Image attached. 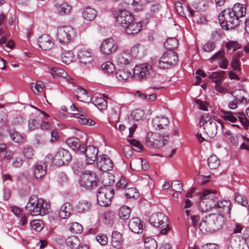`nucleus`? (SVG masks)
<instances>
[{
  "mask_svg": "<svg viewBox=\"0 0 249 249\" xmlns=\"http://www.w3.org/2000/svg\"><path fill=\"white\" fill-rule=\"evenodd\" d=\"M44 204L43 199L38 198L36 196H32L26 205L25 209L32 215H44L48 211L47 204L45 203V207Z\"/></svg>",
  "mask_w": 249,
  "mask_h": 249,
  "instance_id": "nucleus-1",
  "label": "nucleus"
},
{
  "mask_svg": "<svg viewBox=\"0 0 249 249\" xmlns=\"http://www.w3.org/2000/svg\"><path fill=\"white\" fill-rule=\"evenodd\" d=\"M150 224L153 227L160 229V233L166 234L170 230L167 223L168 218L162 213H157L152 214L149 219Z\"/></svg>",
  "mask_w": 249,
  "mask_h": 249,
  "instance_id": "nucleus-2",
  "label": "nucleus"
},
{
  "mask_svg": "<svg viewBox=\"0 0 249 249\" xmlns=\"http://www.w3.org/2000/svg\"><path fill=\"white\" fill-rule=\"evenodd\" d=\"M99 179L96 174L91 171L87 170L81 175L79 183L81 186L87 190L96 188L99 183Z\"/></svg>",
  "mask_w": 249,
  "mask_h": 249,
  "instance_id": "nucleus-3",
  "label": "nucleus"
},
{
  "mask_svg": "<svg viewBox=\"0 0 249 249\" xmlns=\"http://www.w3.org/2000/svg\"><path fill=\"white\" fill-rule=\"evenodd\" d=\"M169 133L160 132L154 133L150 138L146 139V144L150 147L160 148L168 143Z\"/></svg>",
  "mask_w": 249,
  "mask_h": 249,
  "instance_id": "nucleus-4",
  "label": "nucleus"
},
{
  "mask_svg": "<svg viewBox=\"0 0 249 249\" xmlns=\"http://www.w3.org/2000/svg\"><path fill=\"white\" fill-rule=\"evenodd\" d=\"M219 23L223 29H233L239 24V20L233 16L230 9L225 10L220 13L218 17Z\"/></svg>",
  "mask_w": 249,
  "mask_h": 249,
  "instance_id": "nucleus-5",
  "label": "nucleus"
},
{
  "mask_svg": "<svg viewBox=\"0 0 249 249\" xmlns=\"http://www.w3.org/2000/svg\"><path fill=\"white\" fill-rule=\"evenodd\" d=\"M114 189L110 185H105L100 187L97 191L98 204L102 207L108 206L114 196Z\"/></svg>",
  "mask_w": 249,
  "mask_h": 249,
  "instance_id": "nucleus-6",
  "label": "nucleus"
},
{
  "mask_svg": "<svg viewBox=\"0 0 249 249\" xmlns=\"http://www.w3.org/2000/svg\"><path fill=\"white\" fill-rule=\"evenodd\" d=\"M76 36L75 32L70 26L59 27L57 29L56 39L61 44H68L72 41Z\"/></svg>",
  "mask_w": 249,
  "mask_h": 249,
  "instance_id": "nucleus-7",
  "label": "nucleus"
},
{
  "mask_svg": "<svg viewBox=\"0 0 249 249\" xmlns=\"http://www.w3.org/2000/svg\"><path fill=\"white\" fill-rule=\"evenodd\" d=\"M178 61L177 53L174 51L164 53L160 57L158 67L160 69H167L175 66Z\"/></svg>",
  "mask_w": 249,
  "mask_h": 249,
  "instance_id": "nucleus-8",
  "label": "nucleus"
},
{
  "mask_svg": "<svg viewBox=\"0 0 249 249\" xmlns=\"http://www.w3.org/2000/svg\"><path fill=\"white\" fill-rule=\"evenodd\" d=\"M200 125L203 126L205 132L210 137L213 138L217 134V125L215 122L207 114L201 116Z\"/></svg>",
  "mask_w": 249,
  "mask_h": 249,
  "instance_id": "nucleus-9",
  "label": "nucleus"
},
{
  "mask_svg": "<svg viewBox=\"0 0 249 249\" xmlns=\"http://www.w3.org/2000/svg\"><path fill=\"white\" fill-rule=\"evenodd\" d=\"M71 160V156L68 150L60 148L53 158L54 164L57 166L67 165Z\"/></svg>",
  "mask_w": 249,
  "mask_h": 249,
  "instance_id": "nucleus-10",
  "label": "nucleus"
},
{
  "mask_svg": "<svg viewBox=\"0 0 249 249\" xmlns=\"http://www.w3.org/2000/svg\"><path fill=\"white\" fill-rule=\"evenodd\" d=\"M133 15L129 11L125 10H120L116 18V22L118 25H119L124 29L128 25L134 20Z\"/></svg>",
  "mask_w": 249,
  "mask_h": 249,
  "instance_id": "nucleus-11",
  "label": "nucleus"
},
{
  "mask_svg": "<svg viewBox=\"0 0 249 249\" xmlns=\"http://www.w3.org/2000/svg\"><path fill=\"white\" fill-rule=\"evenodd\" d=\"M98 149L93 145L86 147L83 146L80 153L83 154L85 157L86 163L88 164L93 163L98 158Z\"/></svg>",
  "mask_w": 249,
  "mask_h": 249,
  "instance_id": "nucleus-12",
  "label": "nucleus"
},
{
  "mask_svg": "<svg viewBox=\"0 0 249 249\" xmlns=\"http://www.w3.org/2000/svg\"><path fill=\"white\" fill-rule=\"evenodd\" d=\"M118 46L115 41L111 38L105 39L100 45V51L105 55H110L117 50Z\"/></svg>",
  "mask_w": 249,
  "mask_h": 249,
  "instance_id": "nucleus-13",
  "label": "nucleus"
},
{
  "mask_svg": "<svg viewBox=\"0 0 249 249\" xmlns=\"http://www.w3.org/2000/svg\"><path fill=\"white\" fill-rule=\"evenodd\" d=\"M169 124L168 118L164 116H157L152 120L153 127L160 132L170 133Z\"/></svg>",
  "mask_w": 249,
  "mask_h": 249,
  "instance_id": "nucleus-14",
  "label": "nucleus"
},
{
  "mask_svg": "<svg viewBox=\"0 0 249 249\" xmlns=\"http://www.w3.org/2000/svg\"><path fill=\"white\" fill-rule=\"evenodd\" d=\"M143 116V112L140 109H136L132 112L130 118H129V120L130 121V124H131L132 121H133V124L131 126L129 127V137H133L134 133L137 127V124L135 122L139 123L142 120Z\"/></svg>",
  "mask_w": 249,
  "mask_h": 249,
  "instance_id": "nucleus-15",
  "label": "nucleus"
},
{
  "mask_svg": "<svg viewBox=\"0 0 249 249\" xmlns=\"http://www.w3.org/2000/svg\"><path fill=\"white\" fill-rule=\"evenodd\" d=\"M97 166L101 171L107 172L112 169L113 163L107 156L102 155L97 159Z\"/></svg>",
  "mask_w": 249,
  "mask_h": 249,
  "instance_id": "nucleus-16",
  "label": "nucleus"
},
{
  "mask_svg": "<svg viewBox=\"0 0 249 249\" xmlns=\"http://www.w3.org/2000/svg\"><path fill=\"white\" fill-rule=\"evenodd\" d=\"M216 214L211 213L208 216H206L203 218L199 223V228L201 231H214V226L215 225L214 218H216Z\"/></svg>",
  "mask_w": 249,
  "mask_h": 249,
  "instance_id": "nucleus-17",
  "label": "nucleus"
},
{
  "mask_svg": "<svg viewBox=\"0 0 249 249\" xmlns=\"http://www.w3.org/2000/svg\"><path fill=\"white\" fill-rule=\"evenodd\" d=\"M151 69L150 65L146 64L136 66L133 70V77L138 80L143 79L149 74Z\"/></svg>",
  "mask_w": 249,
  "mask_h": 249,
  "instance_id": "nucleus-18",
  "label": "nucleus"
},
{
  "mask_svg": "<svg viewBox=\"0 0 249 249\" xmlns=\"http://www.w3.org/2000/svg\"><path fill=\"white\" fill-rule=\"evenodd\" d=\"M78 113L72 114V116L79 119L78 122L80 124L92 125L94 122L91 119L87 118V113L86 109H83L81 107L78 108L77 110Z\"/></svg>",
  "mask_w": 249,
  "mask_h": 249,
  "instance_id": "nucleus-19",
  "label": "nucleus"
},
{
  "mask_svg": "<svg viewBox=\"0 0 249 249\" xmlns=\"http://www.w3.org/2000/svg\"><path fill=\"white\" fill-rule=\"evenodd\" d=\"M39 47L43 50L51 49L53 45V39L48 35H43L38 39Z\"/></svg>",
  "mask_w": 249,
  "mask_h": 249,
  "instance_id": "nucleus-20",
  "label": "nucleus"
},
{
  "mask_svg": "<svg viewBox=\"0 0 249 249\" xmlns=\"http://www.w3.org/2000/svg\"><path fill=\"white\" fill-rule=\"evenodd\" d=\"M219 195L216 190L205 189L201 191L199 194V199H205L211 202H213Z\"/></svg>",
  "mask_w": 249,
  "mask_h": 249,
  "instance_id": "nucleus-21",
  "label": "nucleus"
},
{
  "mask_svg": "<svg viewBox=\"0 0 249 249\" xmlns=\"http://www.w3.org/2000/svg\"><path fill=\"white\" fill-rule=\"evenodd\" d=\"M213 208L219 213L224 214L230 213L231 210V202L229 200H223L218 201L213 205Z\"/></svg>",
  "mask_w": 249,
  "mask_h": 249,
  "instance_id": "nucleus-22",
  "label": "nucleus"
},
{
  "mask_svg": "<svg viewBox=\"0 0 249 249\" xmlns=\"http://www.w3.org/2000/svg\"><path fill=\"white\" fill-rule=\"evenodd\" d=\"M128 227L132 232L140 233L142 231L143 224L140 219L138 217H134L129 220Z\"/></svg>",
  "mask_w": 249,
  "mask_h": 249,
  "instance_id": "nucleus-23",
  "label": "nucleus"
},
{
  "mask_svg": "<svg viewBox=\"0 0 249 249\" xmlns=\"http://www.w3.org/2000/svg\"><path fill=\"white\" fill-rule=\"evenodd\" d=\"M230 11L236 19L239 20L240 18L246 15V9L244 4L237 3L234 5L231 9H230Z\"/></svg>",
  "mask_w": 249,
  "mask_h": 249,
  "instance_id": "nucleus-24",
  "label": "nucleus"
},
{
  "mask_svg": "<svg viewBox=\"0 0 249 249\" xmlns=\"http://www.w3.org/2000/svg\"><path fill=\"white\" fill-rule=\"evenodd\" d=\"M77 57L80 63L86 65L92 61L93 55L91 52L82 50L78 51Z\"/></svg>",
  "mask_w": 249,
  "mask_h": 249,
  "instance_id": "nucleus-25",
  "label": "nucleus"
},
{
  "mask_svg": "<svg viewBox=\"0 0 249 249\" xmlns=\"http://www.w3.org/2000/svg\"><path fill=\"white\" fill-rule=\"evenodd\" d=\"M50 72L53 78L57 76L66 79V81L70 83L72 80L69 77L66 71L63 69L58 68H52L50 69Z\"/></svg>",
  "mask_w": 249,
  "mask_h": 249,
  "instance_id": "nucleus-26",
  "label": "nucleus"
},
{
  "mask_svg": "<svg viewBox=\"0 0 249 249\" xmlns=\"http://www.w3.org/2000/svg\"><path fill=\"white\" fill-rule=\"evenodd\" d=\"M66 142L73 150L79 152L80 153L83 146H84V144H81L80 141L78 138L75 137L68 139Z\"/></svg>",
  "mask_w": 249,
  "mask_h": 249,
  "instance_id": "nucleus-27",
  "label": "nucleus"
},
{
  "mask_svg": "<svg viewBox=\"0 0 249 249\" xmlns=\"http://www.w3.org/2000/svg\"><path fill=\"white\" fill-rule=\"evenodd\" d=\"M91 207V203L86 200L79 201L75 205V210L78 213H85L89 211Z\"/></svg>",
  "mask_w": 249,
  "mask_h": 249,
  "instance_id": "nucleus-28",
  "label": "nucleus"
},
{
  "mask_svg": "<svg viewBox=\"0 0 249 249\" xmlns=\"http://www.w3.org/2000/svg\"><path fill=\"white\" fill-rule=\"evenodd\" d=\"M142 28V24L140 22H135L134 20L128 25L124 30L126 33L133 35L138 33Z\"/></svg>",
  "mask_w": 249,
  "mask_h": 249,
  "instance_id": "nucleus-29",
  "label": "nucleus"
},
{
  "mask_svg": "<svg viewBox=\"0 0 249 249\" xmlns=\"http://www.w3.org/2000/svg\"><path fill=\"white\" fill-rule=\"evenodd\" d=\"M111 245L113 247L117 249H120L122 248L123 238L122 234L120 232L116 231L112 232Z\"/></svg>",
  "mask_w": 249,
  "mask_h": 249,
  "instance_id": "nucleus-30",
  "label": "nucleus"
},
{
  "mask_svg": "<svg viewBox=\"0 0 249 249\" xmlns=\"http://www.w3.org/2000/svg\"><path fill=\"white\" fill-rule=\"evenodd\" d=\"M33 168L34 176L36 178H40L46 174V167L43 166L41 162L36 163Z\"/></svg>",
  "mask_w": 249,
  "mask_h": 249,
  "instance_id": "nucleus-31",
  "label": "nucleus"
},
{
  "mask_svg": "<svg viewBox=\"0 0 249 249\" xmlns=\"http://www.w3.org/2000/svg\"><path fill=\"white\" fill-rule=\"evenodd\" d=\"M72 211V206L69 203H66L62 205L59 211V216L62 219H65L69 217Z\"/></svg>",
  "mask_w": 249,
  "mask_h": 249,
  "instance_id": "nucleus-32",
  "label": "nucleus"
},
{
  "mask_svg": "<svg viewBox=\"0 0 249 249\" xmlns=\"http://www.w3.org/2000/svg\"><path fill=\"white\" fill-rule=\"evenodd\" d=\"M132 61L131 55L126 53H122L118 54L116 62L119 65H126L130 64Z\"/></svg>",
  "mask_w": 249,
  "mask_h": 249,
  "instance_id": "nucleus-33",
  "label": "nucleus"
},
{
  "mask_svg": "<svg viewBox=\"0 0 249 249\" xmlns=\"http://www.w3.org/2000/svg\"><path fill=\"white\" fill-rule=\"evenodd\" d=\"M97 16L96 10L89 7L84 8L83 12V17L87 20L92 21Z\"/></svg>",
  "mask_w": 249,
  "mask_h": 249,
  "instance_id": "nucleus-34",
  "label": "nucleus"
},
{
  "mask_svg": "<svg viewBox=\"0 0 249 249\" xmlns=\"http://www.w3.org/2000/svg\"><path fill=\"white\" fill-rule=\"evenodd\" d=\"M9 135L12 141L16 143H22L25 141L24 136L15 130H11Z\"/></svg>",
  "mask_w": 249,
  "mask_h": 249,
  "instance_id": "nucleus-35",
  "label": "nucleus"
},
{
  "mask_svg": "<svg viewBox=\"0 0 249 249\" xmlns=\"http://www.w3.org/2000/svg\"><path fill=\"white\" fill-rule=\"evenodd\" d=\"M245 91L244 90H235L231 93L234 99L241 103H246L249 101V99L245 98L244 95Z\"/></svg>",
  "mask_w": 249,
  "mask_h": 249,
  "instance_id": "nucleus-36",
  "label": "nucleus"
},
{
  "mask_svg": "<svg viewBox=\"0 0 249 249\" xmlns=\"http://www.w3.org/2000/svg\"><path fill=\"white\" fill-rule=\"evenodd\" d=\"M116 78L119 81L126 80L129 77H132V74L129 71L126 69H120L115 73Z\"/></svg>",
  "mask_w": 249,
  "mask_h": 249,
  "instance_id": "nucleus-37",
  "label": "nucleus"
},
{
  "mask_svg": "<svg viewBox=\"0 0 249 249\" xmlns=\"http://www.w3.org/2000/svg\"><path fill=\"white\" fill-rule=\"evenodd\" d=\"M67 246L71 249H76L80 245V241L75 236L69 237L66 240Z\"/></svg>",
  "mask_w": 249,
  "mask_h": 249,
  "instance_id": "nucleus-38",
  "label": "nucleus"
},
{
  "mask_svg": "<svg viewBox=\"0 0 249 249\" xmlns=\"http://www.w3.org/2000/svg\"><path fill=\"white\" fill-rule=\"evenodd\" d=\"M241 55L239 53H236L233 56L231 66L234 71L239 72L241 71V63L240 62V58Z\"/></svg>",
  "mask_w": 249,
  "mask_h": 249,
  "instance_id": "nucleus-39",
  "label": "nucleus"
},
{
  "mask_svg": "<svg viewBox=\"0 0 249 249\" xmlns=\"http://www.w3.org/2000/svg\"><path fill=\"white\" fill-rule=\"evenodd\" d=\"M178 44V40L176 38L170 37L164 42V45L166 49L172 51L177 48Z\"/></svg>",
  "mask_w": 249,
  "mask_h": 249,
  "instance_id": "nucleus-40",
  "label": "nucleus"
},
{
  "mask_svg": "<svg viewBox=\"0 0 249 249\" xmlns=\"http://www.w3.org/2000/svg\"><path fill=\"white\" fill-rule=\"evenodd\" d=\"M222 118L231 123H234L237 121L236 113L231 111H225L223 109L221 110Z\"/></svg>",
  "mask_w": 249,
  "mask_h": 249,
  "instance_id": "nucleus-41",
  "label": "nucleus"
},
{
  "mask_svg": "<svg viewBox=\"0 0 249 249\" xmlns=\"http://www.w3.org/2000/svg\"><path fill=\"white\" fill-rule=\"evenodd\" d=\"M207 162L212 170L217 168L220 165V160L215 155L210 156L207 160Z\"/></svg>",
  "mask_w": 249,
  "mask_h": 249,
  "instance_id": "nucleus-42",
  "label": "nucleus"
},
{
  "mask_svg": "<svg viewBox=\"0 0 249 249\" xmlns=\"http://www.w3.org/2000/svg\"><path fill=\"white\" fill-rule=\"evenodd\" d=\"M30 87L33 91L36 94H39V93L43 91L44 88H45L44 83L40 81L36 82V83H31Z\"/></svg>",
  "mask_w": 249,
  "mask_h": 249,
  "instance_id": "nucleus-43",
  "label": "nucleus"
},
{
  "mask_svg": "<svg viewBox=\"0 0 249 249\" xmlns=\"http://www.w3.org/2000/svg\"><path fill=\"white\" fill-rule=\"evenodd\" d=\"M131 210L129 207L124 206L122 207L119 211V215L120 217L124 220H126L130 217Z\"/></svg>",
  "mask_w": 249,
  "mask_h": 249,
  "instance_id": "nucleus-44",
  "label": "nucleus"
},
{
  "mask_svg": "<svg viewBox=\"0 0 249 249\" xmlns=\"http://www.w3.org/2000/svg\"><path fill=\"white\" fill-rule=\"evenodd\" d=\"M93 104L100 110H104L107 109V102L105 99L101 97H97L93 101Z\"/></svg>",
  "mask_w": 249,
  "mask_h": 249,
  "instance_id": "nucleus-45",
  "label": "nucleus"
},
{
  "mask_svg": "<svg viewBox=\"0 0 249 249\" xmlns=\"http://www.w3.org/2000/svg\"><path fill=\"white\" fill-rule=\"evenodd\" d=\"M73 58V54L72 52L71 51L64 52L61 54L62 61L66 64H69L71 62Z\"/></svg>",
  "mask_w": 249,
  "mask_h": 249,
  "instance_id": "nucleus-46",
  "label": "nucleus"
},
{
  "mask_svg": "<svg viewBox=\"0 0 249 249\" xmlns=\"http://www.w3.org/2000/svg\"><path fill=\"white\" fill-rule=\"evenodd\" d=\"M158 244L157 241L151 237H146L144 241V247L145 249H157Z\"/></svg>",
  "mask_w": 249,
  "mask_h": 249,
  "instance_id": "nucleus-47",
  "label": "nucleus"
},
{
  "mask_svg": "<svg viewBox=\"0 0 249 249\" xmlns=\"http://www.w3.org/2000/svg\"><path fill=\"white\" fill-rule=\"evenodd\" d=\"M35 151L30 145L25 146L22 149V153L24 157L29 160L33 159Z\"/></svg>",
  "mask_w": 249,
  "mask_h": 249,
  "instance_id": "nucleus-48",
  "label": "nucleus"
},
{
  "mask_svg": "<svg viewBox=\"0 0 249 249\" xmlns=\"http://www.w3.org/2000/svg\"><path fill=\"white\" fill-rule=\"evenodd\" d=\"M71 9V6L67 2H64L59 5L58 11L59 14L63 15L69 14Z\"/></svg>",
  "mask_w": 249,
  "mask_h": 249,
  "instance_id": "nucleus-49",
  "label": "nucleus"
},
{
  "mask_svg": "<svg viewBox=\"0 0 249 249\" xmlns=\"http://www.w3.org/2000/svg\"><path fill=\"white\" fill-rule=\"evenodd\" d=\"M216 218H214V231L220 229L224 224V219L223 216L221 214H216Z\"/></svg>",
  "mask_w": 249,
  "mask_h": 249,
  "instance_id": "nucleus-50",
  "label": "nucleus"
},
{
  "mask_svg": "<svg viewBox=\"0 0 249 249\" xmlns=\"http://www.w3.org/2000/svg\"><path fill=\"white\" fill-rule=\"evenodd\" d=\"M225 47L229 51L233 52L240 49L241 46L236 41H230L226 44Z\"/></svg>",
  "mask_w": 249,
  "mask_h": 249,
  "instance_id": "nucleus-51",
  "label": "nucleus"
},
{
  "mask_svg": "<svg viewBox=\"0 0 249 249\" xmlns=\"http://www.w3.org/2000/svg\"><path fill=\"white\" fill-rule=\"evenodd\" d=\"M199 207L202 212H206L212 207V205L209 201L205 199H200Z\"/></svg>",
  "mask_w": 249,
  "mask_h": 249,
  "instance_id": "nucleus-52",
  "label": "nucleus"
},
{
  "mask_svg": "<svg viewBox=\"0 0 249 249\" xmlns=\"http://www.w3.org/2000/svg\"><path fill=\"white\" fill-rule=\"evenodd\" d=\"M136 95L140 97L142 99L146 101H153L157 98V95L155 94H150L147 95L145 93H142L140 91H137Z\"/></svg>",
  "mask_w": 249,
  "mask_h": 249,
  "instance_id": "nucleus-53",
  "label": "nucleus"
},
{
  "mask_svg": "<svg viewBox=\"0 0 249 249\" xmlns=\"http://www.w3.org/2000/svg\"><path fill=\"white\" fill-rule=\"evenodd\" d=\"M102 68L105 73L109 74L114 72L115 67L110 62L107 61L102 65Z\"/></svg>",
  "mask_w": 249,
  "mask_h": 249,
  "instance_id": "nucleus-54",
  "label": "nucleus"
},
{
  "mask_svg": "<svg viewBox=\"0 0 249 249\" xmlns=\"http://www.w3.org/2000/svg\"><path fill=\"white\" fill-rule=\"evenodd\" d=\"M125 195L127 199L136 198L139 197V193L135 188H129L126 190Z\"/></svg>",
  "mask_w": 249,
  "mask_h": 249,
  "instance_id": "nucleus-55",
  "label": "nucleus"
},
{
  "mask_svg": "<svg viewBox=\"0 0 249 249\" xmlns=\"http://www.w3.org/2000/svg\"><path fill=\"white\" fill-rule=\"evenodd\" d=\"M216 47L215 42L209 40L207 41L203 46V50L206 53H210L213 51Z\"/></svg>",
  "mask_w": 249,
  "mask_h": 249,
  "instance_id": "nucleus-56",
  "label": "nucleus"
},
{
  "mask_svg": "<svg viewBox=\"0 0 249 249\" xmlns=\"http://www.w3.org/2000/svg\"><path fill=\"white\" fill-rule=\"evenodd\" d=\"M82 227L81 224L77 222H73L70 224V231L74 233H80L82 231Z\"/></svg>",
  "mask_w": 249,
  "mask_h": 249,
  "instance_id": "nucleus-57",
  "label": "nucleus"
},
{
  "mask_svg": "<svg viewBox=\"0 0 249 249\" xmlns=\"http://www.w3.org/2000/svg\"><path fill=\"white\" fill-rule=\"evenodd\" d=\"M30 226L33 230L36 231H40L43 228L42 223L41 221L38 220H35L31 221Z\"/></svg>",
  "mask_w": 249,
  "mask_h": 249,
  "instance_id": "nucleus-58",
  "label": "nucleus"
},
{
  "mask_svg": "<svg viewBox=\"0 0 249 249\" xmlns=\"http://www.w3.org/2000/svg\"><path fill=\"white\" fill-rule=\"evenodd\" d=\"M225 55V52L223 50H221L215 53L210 59L211 63H213L215 61L218 60L219 61Z\"/></svg>",
  "mask_w": 249,
  "mask_h": 249,
  "instance_id": "nucleus-59",
  "label": "nucleus"
},
{
  "mask_svg": "<svg viewBox=\"0 0 249 249\" xmlns=\"http://www.w3.org/2000/svg\"><path fill=\"white\" fill-rule=\"evenodd\" d=\"M235 201L243 206H246L248 205V201L245 196H242L239 194H236L235 196Z\"/></svg>",
  "mask_w": 249,
  "mask_h": 249,
  "instance_id": "nucleus-60",
  "label": "nucleus"
},
{
  "mask_svg": "<svg viewBox=\"0 0 249 249\" xmlns=\"http://www.w3.org/2000/svg\"><path fill=\"white\" fill-rule=\"evenodd\" d=\"M215 83L214 89H215L220 93H225L226 89L221 85L222 82L221 79H218L215 80H213Z\"/></svg>",
  "mask_w": 249,
  "mask_h": 249,
  "instance_id": "nucleus-61",
  "label": "nucleus"
},
{
  "mask_svg": "<svg viewBox=\"0 0 249 249\" xmlns=\"http://www.w3.org/2000/svg\"><path fill=\"white\" fill-rule=\"evenodd\" d=\"M171 188L178 192H181L183 190L182 183L178 180L173 181L171 184Z\"/></svg>",
  "mask_w": 249,
  "mask_h": 249,
  "instance_id": "nucleus-62",
  "label": "nucleus"
},
{
  "mask_svg": "<svg viewBox=\"0 0 249 249\" xmlns=\"http://www.w3.org/2000/svg\"><path fill=\"white\" fill-rule=\"evenodd\" d=\"M96 240L101 245H106L108 242V238L105 234H99L96 236Z\"/></svg>",
  "mask_w": 249,
  "mask_h": 249,
  "instance_id": "nucleus-63",
  "label": "nucleus"
},
{
  "mask_svg": "<svg viewBox=\"0 0 249 249\" xmlns=\"http://www.w3.org/2000/svg\"><path fill=\"white\" fill-rule=\"evenodd\" d=\"M196 103L198 105V108L202 110H207V106L208 105L206 102L201 101L200 99H196Z\"/></svg>",
  "mask_w": 249,
  "mask_h": 249,
  "instance_id": "nucleus-64",
  "label": "nucleus"
}]
</instances>
